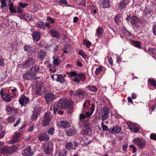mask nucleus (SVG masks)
Returning a JSON list of instances; mask_svg holds the SVG:
<instances>
[{"label":"nucleus","mask_w":156,"mask_h":156,"mask_svg":"<svg viewBox=\"0 0 156 156\" xmlns=\"http://www.w3.org/2000/svg\"><path fill=\"white\" fill-rule=\"evenodd\" d=\"M94 105L92 104L90 108V110L88 111L84 112L80 115L79 118L83 122V127L81 133L82 135H84L88 133L91 131V125L88 120V118L90 117L94 111Z\"/></svg>","instance_id":"obj_1"},{"label":"nucleus","mask_w":156,"mask_h":156,"mask_svg":"<svg viewBox=\"0 0 156 156\" xmlns=\"http://www.w3.org/2000/svg\"><path fill=\"white\" fill-rule=\"evenodd\" d=\"M67 105L66 101L65 99H61L59 101L58 103L52 105L51 107L50 110H53L55 114L62 115L63 114V112L61 110L65 108Z\"/></svg>","instance_id":"obj_2"},{"label":"nucleus","mask_w":156,"mask_h":156,"mask_svg":"<svg viewBox=\"0 0 156 156\" xmlns=\"http://www.w3.org/2000/svg\"><path fill=\"white\" fill-rule=\"evenodd\" d=\"M70 93L72 95L77 97L80 99H83L86 96V93L84 91L80 89H78L74 91H70Z\"/></svg>","instance_id":"obj_3"},{"label":"nucleus","mask_w":156,"mask_h":156,"mask_svg":"<svg viewBox=\"0 0 156 156\" xmlns=\"http://www.w3.org/2000/svg\"><path fill=\"white\" fill-rule=\"evenodd\" d=\"M41 148L44 150V152L46 154H48L53 150V145L51 142H46L43 144Z\"/></svg>","instance_id":"obj_4"},{"label":"nucleus","mask_w":156,"mask_h":156,"mask_svg":"<svg viewBox=\"0 0 156 156\" xmlns=\"http://www.w3.org/2000/svg\"><path fill=\"white\" fill-rule=\"evenodd\" d=\"M127 21H129L133 25L139 27L141 24V21L136 16H133L132 17L129 16L127 18Z\"/></svg>","instance_id":"obj_5"},{"label":"nucleus","mask_w":156,"mask_h":156,"mask_svg":"<svg viewBox=\"0 0 156 156\" xmlns=\"http://www.w3.org/2000/svg\"><path fill=\"white\" fill-rule=\"evenodd\" d=\"M133 142L140 149L144 148L146 144L145 140L141 138H136L133 140Z\"/></svg>","instance_id":"obj_6"},{"label":"nucleus","mask_w":156,"mask_h":156,"mask_svg":"<svg viewBox=\"0 0 156 156\" xmlns=\"http://www.w3.org/2000/svg\"><path fill=\"white\" fill-rule=\"evenodd\" d=\"M31 147L28 146L23 149L21 151L22 154L23 156H31L34 153L30 151Z\"/></svg>","instance_id":"obj_7"},{"label":"nucleus","mask_w":156,"mask_h":156,"mask_svg":"<svg viewBox=\"0 0 156 156\" xmlns=\"http://www.w3.org/2000/svg\"><path fill=\"white\" fill-rule=\"evenodd\" d=\"M127 124L130 130L134 133L137 132L139 131V128L136 124L130 122H128Z\"/></svg>","instance_id":"obj_8"},{"label":"nucleus","mask_w":156,"mask_h":156,"mask_svg":"<svg viewBox=\"0 0 156 156\" xmlns=\"http://www.w3.org/2000/svg\"><path fill=\"white\" fill-rule=\"evenodd\" d=\"M50 113L49 112H46L44 116L42 125L44 126H47L49 124L50 118L49 117Z\"/></svg>","instance_id":"obj_9"},{"label":"nucleus","mask_w":156,"mask_h":156,"mask_svg":"<svg viewBox=\"0 0 156 156\" xmlns=\"http://www.w3.org/2000/svg\"><path fill=\"white\" fill-rule=\"evenodd\" d=\"M23 77L25 79L29 80L30 79L36 80L37 79L36 76L34 73H31L30 72H29L27 73L24 74Z\"/></svg>","instance_id":"obj_10"},{"label":"nucleus","mask_w":156,"mask_h":156,"mask_svg":"<svg viewBox=\"0 0 156 156\" xmlns=\"http://www.w3.org/2000/svg\"><path fill=\"white\" fill-rule=\"evenodd\" d=\"M108 109L106 107L103 108L101 111V117L103 120L106 119L108 116Z\"/></svg>","instance_id":"obj_11"},{"label":"nucleus","mask_w":156,"mask_h":156,"mask_svg":"<svg viewBox=\"0 0 156 156\" xmlns=\"http://www.w3.org/2000/svg\"><path fill=\"white\" fill-rule=\"evenodd\" d=\"M29 101V98L26 97L24 95L22 96L19 100L20 104L22 105H23L27 104Z\"/></svg>","instance_id":"obj_12"},{"label":"nucleus","mask_w":156,"mask_h":156,"mask_svg":"<svg viewBox=\"0 0 156 156\" xmlns=\"http://www.w3.org/2000/svg\"><path fill=\"white\" fill-rule=\"evenodd\" d=\"M121 130L122 129L121 127L117 126H114L110 129L109 131L111 133L115 134L119 133Z\"/></svg>","instance_id":"obj_13"},{"label":"nucleus","mask_w":156,"mask_h":156,"mask_svg":"<svg viewBox=\"0 0 156 156\" xmlns=\"http://www.w3.org/2000/svg\"><path fill=\"white\" fill-rule=\"evenodd\" d=\"M78 145V143L76 142H68L66 144V147L67 149L70 150L71 149L74 148L75 147L77 146Z\"/></svg>","instance_id":"obj_14"},{"label":"nucleus","mask_w":156,"mask_h":156,"mask_svg":"<svg viewBox=\"0 0 156 156\" xmlns=\"http://www.w3.org/2000/svg\"><path fill=\"white\" fill-rule=\"evenodd\" d=\"M34 60L33 58L28 59L24 64H23V66L25 68H27L34 64Z\"/></svg>","instance_id":"obj_15"},{"label":"nucleus","mask_w":156,"mask_h":156,"mask_svg":"<svg viewBox=\"0 0 156 156\" xmlns=\"http://www.w3.org/2000/svg\"><path fill=\"white\" fill-rule=\"evenodd\" d=\"M55 96L51 93H47L44 96L45 99L47 101H52L55 98Z\"/></svg>","instance_id":"obj_16"},{"label":"nucleus","mask_w":156,"mask_h":156,"mask_svg":"<svg viewBox=\"0 0 156 156\" xmlns=\"http://www.w3.org/2000/svg\"><path fill=\"white\" fill-rule=\"evenodd\" d=\"M58 125L60 127L62 128H66L70 126L69 123L67 121H60L58 123Z\"/></svg>","instance_id":"obj_17"},{"label":"nucleus","mask_w":156,"mask_h":156,"mask_svg":"<svg viewBox=\"0 0 156 156\" xmlns=\"http://www.w3.org/2000/svg\"><path fill=\"white\" fill-rule=\"evenodd\" d=\"M127 2L125 0H123L121 1L119 4L118 7V9L120 11H121L124 9L127 6Z\"/></svg>","instance_id":"obj_18"},{"label":"nucleus","mask_w":156,"mask_h":156,"mask_svg":"<svg viewBox=\"0 0 156 156\" xmlns=\"http://www.w3.org/2000/svg\"><path fill=\"white\" fill-rule=\"evenodd\" d=\"M39 112V110L38 108H35L34 110L33 111V115L31 117V119L32 120L37 119Z\"/></svg>","instance_id":"obj_19"},{"label":"nucleus","mask_w":156,"mask_h":156,"mask_svg":"<svg viewBox=\"0 0 156 156\" xmlns=\"http://www.w3.org/2000/svg\"><path fill=\"white\" fill-rule=\"evenodd\" d=\"M49 138L46 133L41 134L40 135V140L47 141L49 140Z\"/></svg>","instance_id":"obj_20"},{"label":"nucleus","mask_w":156,"mask_h":156,"mask_svg":"<svg viewBox=\"0 0 156 156\" xmlns=\"http://www.w3.org/2000/svg\"><path fill=\"white\" fill-rule=\"evenodd\" d=\"M52 58L53 59V64L54 66H57L60 63V60L58 57L53 56Z\"/></svg>","instance_id":"obj_21"},{"label":"nucleus","mask_w":156,"mask_h":156,"mask_svg":"<svg viewBox=\"0 0 156 156\" xmlns=\"http://www.w3.org/2000/svg\"><path fill=\"white\" fill-rule=\"evenodd\" d=\"M66 133L67 136H72L76 133V131L73 129H69L66 131Z\"/></svg>","instance_id":"obj_22"},{"label":"nucleus","mask_w":156,"mask_h":156,"mask_svg":"<svg viewBox=\"0 0 156 156\" xmlns=\"http://www.w3.org/2000/svg\"><path fill=\"white\" fill-rule=\"evenodd\" d=\"M50 33L52 36L56 38H58L60 36V34L58 32L55 30H51Z\"/></svg>","instance_id":"obj_23"},{"label":"nucleus","mask_w":156,"mask_h":156,"mask_svg":"<svg viewBox=\"0 0 156 156\" xmlns=\"http://www.w3.org/2000/svg\"><path fill=\"white\" fill-rule=\"evenodd\" d=\"M102 8H107L110 6V1L108 0H102Z\"/></svg>","instance_id":"obj_24"},{"label":"nucleus","mask_w":156,"mask_h":156,"mask_svg":"<svg viewBox=\"0 0 156 156\" xmlns=\"http://www.w3.org/2000/svg\"><path fill=\"white\" fill-rule=\"evenodd\" d=\"M8 147L5 146L2 147L0 149V153L2 154H5L8 153Z\"/></svg>","instance_id":"obj_25"},{"label":"nucleus","mask_w":156,"mask_h":156,"mask_svg":"<svg viewBox=\"0 0 156 156\" xmlns=\"http://www.w3.org/2000/svg\"><path fill=\"white\" fill-rule=\"evenodd\" d=\"M33 40L36 41L39 40V32H36L32 34Z\"/></svg>","instance_id":"obj_26"},{"label":"nucleus","mask_w":156,"mask_h":156,"mask_svg":"<svg viewBox=\"0 0 156 156\" xmlns=\"http://www.w3.org/2000/svg\"><path fill=\"white\" fill-rule=\"evenodd\" d=\"M9 5V9L11 13H17L16 9L14 8V5L12 3Z\"/></svg>","instance_id":"obj_27"},{"label":"nucleus","mask_w":156,"mask_h":156,"mask_svg":"<svg viewBox=\"0 0 156 156\" xmlns=\"http://www.w3.org/2000/svg\"><path fill=\"white\" fill-rule=\"evenodd\" d=\"M115 22L118 23L119 22H121L122 20V18L120 16V15L117 14L115 17L114 18Z\"/></svg>","instance_id":"obj_28"},{"label":"nucleus","mask_w":156,"mask_h":156,"mask_svg":"<svg viewBox=\"0 0 156 156\" xmlns=\"http://www.w3.org/2000/svg\"><path fill=\"white\" fill-rule=\"evenodd\" d=\"M148 83L153 86L155 88H156V81L153 78H150L148 79Z\"/></svg>","instance_id":"obj_29"},{"label":"nucleus","mask_w":156,"mask_h":156,"mask_svg":"<svg viewBox=\"0 0 156 156\" xmlns=\"http://www.w3.org/2000/svg\"><path fill=\"white\" fill-rule=\"evenodd\" d=\"M31 17L32 16L31 14L26 13L23 15V18L24 20L28 21L30 20Z\"/></svg>","instance_id":"obj_30"},{"label":"nucleus","mask_w":156,"mask_h":156,"mask_svg":"<svg viewBox=\"0 0 156 156\" xmlns=\"http://www.w3.org/2000/svg\"><path fill=\"white\" fill-rule=\"evenodd\" d=\"M39 69V66H37L35 65L31 68L30 70V72L31 73H34L35 75V73H36Z\"/></svg>","instance_id":"obj_31"},{"label":"nucleus","mask_w":156,"mask_h":156,"mask_svg":"<svg viewBox=\"0 0 156 156\" xmlns=\"http://www.w3.org/2000/svg\"><path fill=\"white\" fill-rule=\"evenodd\" d=\"M96 32L99 37L101 34H103V29L101 27L98 28L96 29Z\"/></svg>","instance_id":"obj_32"},{"label":"nucleus","mask_w":156,"mask_h":156,"mask_svg":"<svg viewBox=\"0 0 156 156\" xmlns=\"http://www.w3.org/2000/svg\"><path fill=\"white\" fill-rule=\"evenodd\" d=\"M9 94H5L2 98L3 100L5 102H9L11 101V99L9 98Z\"/></svg>","instance_id":"obj_33"},{"label":"nucleus","mask_w":156,"mask_h":156,"mask_svg":"<svg viewBox=\"0 0 156 156\" xmlns=\"http://www.w3.org/2000/svg\"><path fill=\"white\" fill-rule=\"evenodd\" d=\"M46 55L45 50H41L40 51V59L43 58Z\"/></svg>","instance_id":"obj_34"},{"label":"nucleus","mask_w":156,"mask_h":156,"mask_svg":"<svg viewBox=\"0 0 156 156\" xmlns=\"http://www.w3.org/2000/svg\"><path fill=\"white\" fill-rule=\"evenodd\" d=\"M31 46L30 45H26L24 46V50L28 52H30L31 51Z\"/></svg>","instance_id":"obj_35"},{"label":"nucleus","mask_w":156,"mask_h":156,"mask_svg":"<svg viewBox=\"0 0 156 156\" xmlns=\"http://www.w3.org/2000/svg\"><path fill=\"white\" fill-rule=\"evenodd\" d=\"M87 88H88L89 90L91 92H94L97 90V88L94 85L89 86L87 87Z\"/></svg>","instance_id":"obj_36"},{"label":"nucleus","mask_w":156,"mask_h":156,"mask_svg":"<svg viewBox=\"0 0 156 156\" xmlns=\"http://www.w3.org/2000/svg\"><path fill=\"white\" fill-rule=\"evenodd\" d=\"M67 151L65 150H62L59 152L57 156H66Z\"/></svg>","instance_id":"obj_37"},{"label":"nucleus","mask_w":156,"mask_h":156,"mask_svg":"<svg viewBox=\"0 0 156 156\" xmlns=\"http://www.w3.org/2000/svg\"><path fill=\"white\" fill-rule=\"evenodd\" d=\"M15 151V148L14 146H11L10 147H8V153L11 154L14 152Z\"/></svg>","instance_id":"obj_38"},{"label":"nucleus","mask_w":156,"mask_h":156,"mask_svg":"<svg viewBox=\"0 0 156 156\" xmlns=\"http://www.w3.org/2000/svg\"><path fill=\"white\" fill-rule=\"evenodd\" d=\"M57 81L59 82L62 83L65 82V80L62 76L61 74H59L58 77Z\"/></svg>","instance_id":"obj_39"},{"label":"nucleus","mask_w":156,"mask_h":156,"mask_svg":"<svg viewBox=\"0 0 156 156\" xmlns=\"http://www.w3.org/2000/svg\"><path fill=\"white\" fill-rule=\"evenodd\" d=\"M90 105V104L88 100H86L83 105V108H88V106Z\"/></svg>","instance_id":"obj_40"},{"label":"nucleus","mask_w":156,"mask_h":156,"mask_svg":"<svg viewBox=\"0 0 156 156\" xmlns=\"http://www.w3.org/2000/svg\"><path fill=\"white\" fill-rule=\"evenodd\" d=\"M54 129L53 127L49 128L47 130L48 133L50 135H52L54 134Z\"/></svg>","instance_id":"obj_41"},{"label":"nucleus","mask_w":156,"mask_h":156,"mask_svg":"<svg viewBox=\"0 0 156 156\" xmlns=\"http://www.w3.org/2000/svg\"><path fill=\"white\" fill-rule=\"evenodd\" d=\"M83 44L88 48H89L91 45V43L90 42L86 40H84L83 41Z\"/></svg>","instance_id":"obj_42"},{"label":"nucleus","mask_w":156,"mask_h":156,"mask_svg":"<svg viewBox=\"0 0 156 156\" xmlns=\"http://www.w3.org/2000/svg\"><path fill=\"white\" fill-rule=\"evenodd\" d=\"M103 70V69L102 67H99L96 69L95 71V73L96 75H97L100 73Z\"/></svg>","instance_id":"obj_43"},{"label":"nucleus","mask_w":156,"mask_h":156,"mask_svg":"<svg viewBox=\"0 0 156 156\" xmlns=\"http://www.w3.org/2000/svg\"><path fill=\"white\" fill-rule=\"evenodd\" d=\"M0 2L1 4V7L2 9H3L4 8L7 7L6 1H0Z\"/></svg>","instance_id":"obj_44"},{"label":"nucleus","mask_w":156,"mask_h":156,"mask_svg":"<svg viewBox=\"0 0 156 156\" xmlns=\"http://www.w3.org/2000/svg\"><path fill=\"white\" fill-rule=\"evenodd\" d=\"M66 74L69 75V77H72L76 76V73L74 71L67 72Z\"/></svg>","instance_id":"obj_45"},{"label":"nucleus","mask_w":156,"mask_h":156,"mask_svg":"<svg viewBox=\"0 0 156 156\" xmlns=\"http://www.w3.org/2000/svg\"><path fill=\"white\" fill-rule=\"evenodd\" d=\"M133 44L134 46L139 48H141V46L140 44V43L138 41H135L133 42Z\"/></svg>","instance_id":"obj_46"},{"label":"nucleus","mask_w":156,"mask_h":156,"mask_svg":"<svg viewBox=\"0 0 156 156\" xmlns=\"http://www.w3.org/2000/svg\"><path fill=\"white\" fill-rule=\"evenodd\" d=\"M22 133H17L15 134L13 136V139H17L21 135Z\"/></svg>","instance_id":"obj_47"},{"label":"nucleus","mask_w":156,"mask_h":156,"mask_svg":"<svg viewBox=\"0 0 156 156\" xmlns=\"http://www.w3.org/2000/svg\"><path fill=\"white\" fill-rule=\"evenodd\" d=\"M73 80L78 84L80 80V78L77 75L76 76Z\"/></svg>","instance_id":"obj_48"},{"label":"nucleus","mask_w":156,"mask_h":156,"mask_svg":"<svg viewBox=\"0 0 156 156\" xmlns=\"http://www.w3.org/2000/svg\"><path fill=\"white\" fill-rule=\"evenodd\" d=\"M28 5V4L23 3V2H20L19 4V5L20 7L22 8H25Z\"/></svg>","instance_id":"obj_49"},{"label":"nucleus","mask_w":156,"mask_h":156,"mask_svg":"<svg viewBox=\"0 0 156 156\" xmlns=\"http://www.w3.org/2000/svg\"><path fill=\"white\" fill-rule=\"evenodd\" d=\"M58 76L59 74H55L51 75V77L52 79L53 80H55L57 81L58 77Z\"/></svg>","instance_id":"obj_50"},{"label":"nucleus","mask_w":156,"mask_h":156,"mask_svg":"<svg viewBox=\"0 0 156 156\" xmlns=\"http://www.w3.org/2000/svg\"><path fill=\"white\" fill-rule=\"evenodd\" d=\"M78 53L83 58H85L86 57V54L81 50H79Z\"/></svg>","instance_id":"obj_51"},{"label":"nucleus","mask_w":156,"mask_h":156,"mask_svg":"<svg viewBox=\"0 0 156 156\" xmlns=\"http://www.w3.org/2000/svg\"><path fill=\"white\" fill-rule=\"evenodd\" d=\"M4 60V59L0 55V66H3L5 65Z\"/></svg>","instance_id":"obj_52"},{"label":"nucleus","mask_w":156,"mask_h":156,"mask_svg":"<svg viewBox=\"0 0 156 156\" xmlns=\"http://www.w3.org/2000/svg\"><path fill=\"white\" fill-rule=\"evenodd\" d=\"M150 53L151 54H156V49L154 48H151L148 49Z\"/></svg>","instance_id":"obj_53"},{"label":"nucleus","mask_w":156,"mask_h":156,"mask_svg":"<svg viewBox=\"0 0 156 156\" xmlns=\"http://www.w3.org/2000/svg\"><path fill=\"white\" fill-rule=\"evenodd\" d=\"M103 131H107L108 130V126L104 124L101 125Z\"/></svg>","instance_id":"obj_54"},{"label":"nucleus","mask_w":156,"mask_h":156,"mask_svg":"<svg viewBox=\"0 0 156 156\" xmlns=\"http://www.w3.org/2000/svg\"><path fill=\"white\" fill-rule=\"evenodd\" d=\"M44 64L46 67H49L51 66V64L50 63L49 61H46L44 63Z\"/></svg>","instance_id":"obj_55"},{"label":"nucleus","mask_w":156,"mask_h":156,"mask_svg":"<svg viewBox=\"0 0 156 156\" xmlns=\"http://www.w3.org/2000/svg\"><path fill=\"white\" fill-rule=\"evenodd\" d=\"M78 75L80 77V79L84 78L85 77V75L84 73H80Z\"/></svg>","instance_id":"obj_56"},{"label":"nucleus","mask_w":156,"mask_h":156,"mask_svg":"<svg viewBox=\"0 0 156 156\" xmlns=\"http://www.w3.org/2000/svg\"><path fill=\"white\" fill-rule=\"evenodd\" d=\"M18 141V140L17 139H13V140H10L8 143L9 144H13L17 142Z\"/></svg>","instance_id":"obj_57"},{"label":"nucleus","mask_w":156,"mask_h":156,"mask_svg":"<svg viewBox=\"0 0 156 156\" xmlns=\"http://www.w3.org/2000/svg\"><path fill=\"white\" fill-rule=\"evenodd\" d=\"M79 5H82L84 7L86 6L85 1L84 0H81V2L79 3Z\"/></svg>","instance_id":"obj_58"},{"label":"nucleus","mask_w":156,"mask_h":156,"mask_svg":"<svg viewBox=\"0 0 156 156\" xmlns=\"http://www.w3.org/2000/svg\"><path fill=\"white\" fill-rule=\"evenodd\" d=\"M150 138L152 139L156 140V134H151L150 135Z\"/></svg>","instance_id":"obj_59"},{"label":"nucleus","mask_w":156,"mask_h":156,"mask_svg":"<svg viewBox=\"0 0 156 156\" xmlns=\"http://www.w3.org/2000/svg\"><path fill=\"white\" fill-rule=\"evenodd\" d=\"M20 121L21 119L20 118H19L16 121V123L14 125V127H16L20 123Z\"/></svg>","instance_id":"obj_60"},{"label":"nucleus","mask_w":156,"mask_h":156,"mask_svg":"<svg viewBox=\"0 0 156 156\" xmlns=\"http://www.w3.org/2000/svg\"><path fill=\"white\" fill-rule=\"evenodd\" d=\"M152 31L154 35L156 36V24L153 27Z\"/></svg>","instance_id":"obj_61"},{"label":"nucleus","mask_w":156,"mask_h":156,"mask_svg":"<svg viewBox=\"0 0 156 156\" xmlns=\"http://www.w3.org/2000/svg\"><path fill=\"white\" fill-rule=\"evenodd\" d=\"M58 2L60 3L66 4L67 2L66 0H58Z\"/></svg>","instance_id":"obj_62"},{"label":"nucleus","mask_w":156,"mask_h":156,"mask_svg":"<svg viewBox=\"0 0 156 156\" xmlns=\"http://www.w3.org/2000/svg\"><path fill=\"white\" fill-rule=\"evenodd\" d=\"M6 109L7 111H8V112H10L12 111V108L10 106H7L6 107Z\"/></svg>","instance_id":"obj_63"},{"label":"nucleus","mask_w":156,"mask_h":156,"mask_svg":"<svg viewBox=\"0 0 156 156\" xmlns=\"http://www.w3.org/2000/svg\"><path fill=\"white\" fill-rule=\"evenodd\" d=\"M47 20H48V21L52 23H54V20L51 17H48Z\"/></svg>","instance_id":"obj_64"}]
</instances>
